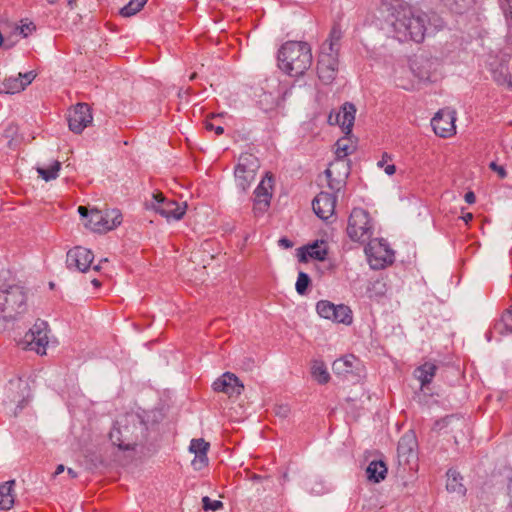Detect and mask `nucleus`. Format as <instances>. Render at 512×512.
I'll use <instances>...</instances> for the list:
<instances>
[{"label":"nucleus","instance_id":"f257e3e1","mask_svg":"<svg viewBox=\"0 0 512 512\" xmlns=\"http://www.w3.org/2000/svg\"><path fill=\"white\" fill-rule=\"evenodd\" d=\"M429 21L426 13L404 6L395 9L387 19L396 39L400 42L412 40L416 43L424 40Z\"/></svg>","mask_w":512,"mask_h":512},{"label":"nucleus","instance_id":"f03ea898","mask_svg":"<svg viewBox=\"0 0 512 512\" xmlns=\"http://www.w3.org/2000/svg\"><path fill=\"white\" fill-rule=\"evenodd\" d=\"M111 442L121 450H133L147 437V425L136 413H128L116 421L109 433Z\"/></svg>","mask_w":512,"mask_h":512},{"label":"nucleus","instance_id":"7ed1b4c3","mask_svg":"<svg viewBox=\"0 0 512 512\" xmlns=\"http://www.w3.org/2000/svg\"><path fill=\"white\" fill-rule=\"evenodd\" d=\"M311 64V48L306 42L288 41L278 51L279 68L292 77L304 75Z\"/></svg>","mask_w":512,"mask_h":512},{"label":"nucleus","instance_id":"20e7f679","mask_svg":"<svg viewBox=\"0 0 512 512\" xmlns=\"http://www.w3.org/2000/svg\"><path fill=\"white\" fill-rule=\"evenodd\" d=\"M27 310V295L17 284H3L0 287V314L4 319H15Z\"/></svg>","mask_w":512,"mask_h":512},{"label":"nucleus","instance_id":"39448f33","mask_svg":"<svg viewBox=\"0 0 512 512\" xmlns=\"http://www.w3.org/2000/svg\"><path fill=\"white\" fill-rule=\"evenodd\" d=\"M260 163L254 155L243 153L238 159V164L234 170L236 186L241 194H245L251 183L255 180L256 172Z\"/></svg>","mask_w":512,"mask_h":512},{"label":"nucleus","instance_id":"423d86ee","mask_svg":"<svg viewBox=\"0 0 512 512\" xmlns=\"http://www.w3.org/2000/svg\"><path fill=\"white\" fill-rule=\"evenodd\" d=\"M372 225L368 212L362 208H354L349 216L347 234L357 242H365L372 236Z\"/></svg>","mask_w":512,"mask_h":512},{"label":"nucleus","instance_id":"0eeeda50","mask_svg":"<svg viewBox=\"0 0 512 512\" xmlns=\"http://www.w3.org/2000/svg\"><path fill=\"white\" fill-rule=\"evenodd\" d=\"M121 222L122 214L118 209H110L105 212L92 209L86 226L95 232H106L116 228Z\"/></svg>","mask_w":512,"mask_h":512},{"label":"nucleus","instance_id":"6e6552de","mask_svg":"<svg viewBox=\"0 0 512 512\" xmlns=\"http://www.w3.org/2000/svg\"><path fill=\"white\" fill-rule=\"evenodd\" d=\"M150 207L161 216L165 217L168 221L180 220L186 211V204L181 206L174 200H168L161 192L153 194Z\"/></svg>","mask_w":512,"mask_h":512},{"label":"nucleus","instance_id":"1a4fd4ad","mask_svg":"<svg viewBox=\"0 0 512 512\" xmlns=\"http://www.w3.org/2000/svg\"><path fill=\"white\" fill-rule=\"evenodd\" d=\"M365 253L371 268L375 270L382 269L394 261L393 251L382 241H371L365 248Z\"/></svg>","mask_w":512,"mask_h":512},{"label":"nucleus","instance_id":"9d476101","mask_svg":"<svg viewBox=\"0 0 512 512\" xmlns=\"http://www.w3.org/2000/svg\"><path fill=\"white\" fill-rule=\"evenodd\" d=\"M319 79L324 84H330L336 77L338 71V53L327 51L326 44L321 46L317 63Z\"/></svg>","mask_w":512,"mask_h":512},{"label":"nucleus","instance_id":"9b49d317","mask_svg":"<svg viewBox=\"0 0 512 512\" xmlns=\"http://www.w3.org/2000/svg\"><path fill=\"white\" fill-rule=\"evenodd\" d=\"M317 313L336 323L350 324L352 322V312L346 305H334L330 301L321 300L316 305Z\"/></svg>","mask_w":512,"mask_h":512},{"label":"nucleus","instance_id":"f8f14e48","mask_svg":"<svg viewBox=\"0 0 512 512\" xmlns=\"http://www.w3.org/2000/svg\"><path fill=\"white\" fill-rule=\"evenodd\" d=\"M47 329L48 324L45 321L37 320L25 335L26 344L40 355L45 354L48 344Z\"/></svg>","mask_w":512,"mask_h":512},{"label":"nucleus","instance_id":"ddd939ff","mask_svg":"<svg viewBox=\"0 0 512 512\" xmlns=\"http://www.w3.org/2000/svg\"><path fill=\"white\" fill-rule=\"evenodd\" d=\"M455 111L441 109L431 120L434 132L440 137H449L455 133Z\"/></svg>","mask_w":512,"mask_h":512},{"label":"nucleus","instance_id":"4468645a","mask_svg":"<svg viewBox=\"0 0 512 512\" xmlns=\"http://www.w3.org/2000/svg\"><path fill=\"white\" fill-rule=\"evenodd\" d=\"M332 370L336 375L352 380L360 377L362 365L355 356L346 355L333 362Z\"/></svg>","mask_w":512,"mask_h":512},{"label":"nucleus","instance_id":"2eb2a0df","mask_svg":"<svg viewBox=\"0 0 512 512\" xmlns=\"http://www.w3.org/2000/svg\"><path fill=\"white\" fill-rule=\"evenodd\" d=\"M92 114L88 104L79 103L68 114L69 129L74 133H81L91 122Z\"/></svg>","mask_w":512,"mask_h":512},{"label":"nucleus","instance_id":"dca6fc26","mask_svg":"<svg viewBox=\"0 0 512 512\" xmlns=\"http://www.w3.org/2000/svg\"><path fill=\"white\" fill-rule=\"evenodd\" d=\"M94 259L92 251L81 246L74 247L67 252L66 263L69 269L85 272Z\"/></svg>","mask_w":512,"mask_h":512},{"label":"nucleus","instance_id":"f3484780","mask_svg":"<svg viewBox=\"0 0 512 512\" xmlns=\"http://www.w3.org/2000/svg\"><path fill=\"white\" fill-rule=\"evenodd\" d=\"M336 196L328 192H320L313 200L312 207L315 214L322 220H327L334 214Z\"/></svg>","mask_w":512,"mask_h":512},{"label":"nucleus","instance_id":"a211bd4d","mask_svg":"<svg viewBox=\"0 0 512 512\" xmlns=\"http://www.w3.org/2000/svg\"><path fill=\"white\" fill-rule=\"evenodd\" d=\"M213 389L217 392H223L229 397H234L241 394L244 389V385L235 374L226 372L214 381Z\"/></svg>","mask_w":512,"mask_h":512},{"label":"nucleus","instance_id":"6ab92c4d","mask_svg":"<svg viewBox=\"0 0 512 512\" xmlns=\"http://www.w3.org/2000/svg\"><path fill=\"white\" fill-rule=\"evenodd\" d=\"M272 182V177H266L262 179L255 189L254 212L256 214L265 212L269 207L272 196Z\"/></svg>","mask_w":512,"mask_h":512},{"label":"nucleus","instance_id":"aec40b11","mask_svg":"<svg viewBox=\"0 0 512 512\" xmlns=\"http://www.w3.org/2000/svg\"><path fill=\"white\" fill-rule=\"evenodd\" d=\"M8 392L10 402L17 404V407L20 409L25 406L27 399L30 397L28 383L22 379L11 380Z\"/></svg>","mask_w":512,"mask_h":512},{"label":"nucleus","instance_id":"412c9836","mask_svg":"<svg viewBox=\"0 0 512 512\" xmlns=\"http://www.w3.org/2000/svg\"><path fill=\"white\" fill-rule=\"evenodd\" d=\"M209 449V443L204 439H193L190 443L189 450L195 454L192 460V465L195 470H200L205 467L208 463L207 451Z\"/></svg>","mask_w":512,"mask_h":512},{"label":"nucleus","instance_id":"4be33fe9","mask_svg":"<svg viewBox=\"0 0 512 512\" xmlns=\"http://www.w3.org/2000/svg\"><path fill=\"white\" fill-rule=\"evenodd\" d=\"M355 113V106L352 103H345L342 110L335 116V123L340 125L346 134L351 132L355 120Z\"/></svg>","mask_w":512,"mask_h":512},{"label":"nucleus","instance_id":"5701e85b","mask_svg":"<svg viewBox=\"0 0 512 512\" xmlns=\"http://www.w3.org/2000/svg\"><path fill=\"white\" fill-rule=\"evenodd\" d=\"M438 370V366L433 362H425L414 370V377L420 381L421 387L424 388L430 384Z\"/></svg>","mask_w":512,"mask_h":512},{"label":"nucleus","instance_id":"b1692460","mask_svg":"<svg viewBox=\"0 0 512 512\" xmlns=\"http://www.w3.org/2000/svg\"><path fill=\"white\" fill-rule=\"evenodd\" d=\"M416 447V438L412 433L404 434L399 442L397 447L398 457L402 459L404 462L409 461V457L413 455L414 448Z\"/></svg>","mask_w":512,"mask_h":512},{"label":"nucleus","instance_id":"393cba45","mask_svg":"<svg viewBox=\"0 0 512 512\" xmlns=\"http://www.w3.org/2000/svg\"><path fill=\"white\" fill-rule=\"evenodd\" d=\"M15 480H9L0 484V509L9 510L15 503Z\"/></svg>","mask_w":512,"mask_h":512},{"label":"nucleus","instance_id":"a878e982","mask_svg":"<svg viewBox=\"0 0 512 512\" xmlns=\"http://www.w3.org/2000/svg\"><path fill=\"white\" fill-rule=\"evenodd\" d=\"M492 76L497 84L512 88V77L507 63H500L492 68Z\"/></svg>","mask_w":512,"mask_h":512},{"label":"nucleus","instance_id":"bb28decb","mask_svg":"<svg viewBox=\"0 0 512 512\" xmlns=\"http://www.w3.org/2000/svg\"><path fill=\"white\" fill-rule=\"evenodd\" d=\"M369 480L379 483L384 480L387 474V467L383 461H372L366 469Z\"/></svg>","mask_w":512,"mask_h":512},{"label":"nucleus","instance_id":"cd10ccee","mask_svg":"<svg viewBox=\"0 0 512 512\" xmlns=\"http://www.w3.org/2000/svg\"><path fill=\"white\" fill-rule=\"evenodd\" d=\"M447 477V490L462 496L465 495L466 488L461 482L462 477L460 474L456 470L449 469L447 472Z\"/></svg>","mask_w":512,"mask_h":512},{"label":"nucleus","instance_id":"c85d7f7f","mask_svg":"<svg viewBox=\"0 0 512 512\" xmlns=\"http://www.w3.org/2000/svg\"><path fill=\"white\" fill-rule=\"evenodd\" d=\"M493 329L500 335L512 333V308L503 312L501 318L494 324Z\"/></svg>","mask_w":512,"mask_h":512},{"label":"nucleus","instance_id":"c756f323","mask_svg":"<svg viewBox=\"0 0 512 512\" xmlns=\"http://www.w3.org/2000/svg\"><path fill=\"white\" fill-rule=\"evenodd\" d=\"M452 12L462 14L471 9L476 0H441Z\"/></svg>","mask_w":512,"mask_h":512},{"label":"nucleus","instance_id":"7c9ffc66","mask_svg":"<svg viewBox=\"0 0 512 512\" xmlns=\"http://www.w3.org/2000/svg\"><path fill=\"white\" fill-rule=\"evenodd\" d=\"M311 374H312V377L319 384H326L330 379L329 372L327 371V368L322 361H317V360L313 361L312 367H311Z\"/></svg>","mask_w":512,"mask_h":512},{"label":"nucleus","instance_id":"2f4dec72","mask_svg":"<svg viewBox=\"0 0 512 512\" xmlns=\"http://www.w3.org/2000/svg\"><path fill=\"white\" fill-rule=\"evenodd\" d=\"M283 99H280L279 96H274L272 93H263L259 99L260 108L265 111H273L281 105Z\"/></svg>","mask_w":512,"mask_h":512},{"label":"nucleus","instance_id":"473e14b6","mask_svg":"<svg viewBox=\"0 0 512 512\" xmlns=\"http://www.w3.org/2000/svg\"><path fill=\"white\" fill-rule=\"evenodd\" d=\"M61 163L59 161H54L49 167H37L36 171L42 179L45 181H51L58 177V172L60 171Z\"/></svg>","mask_w":512,"mask_h":512},{"label":"nucleus","instance_id":"72a5a7b5","mask_svg":"<svg viewBox=\"0 0 512 512\" xmlns=\"http://www.w3.org/2000/svg\"><path fill=\"white\" fill-rule=\"evenodd\" d=\"M24 90V85L22 84V80L20 78H8L3 81L0 86V92H4L7 94H14Z\"/></svg>","mask_w":512,"mask_h":512},{"label":"nucleus","instance_id":"f704fd0d","mask_svg":"<svg viewBox=\"0 0 512 512\" xmlns=\"http://www.w3.org/2000/svg\"><path fill=\"white\" fill-rule=\"evenodd\" d=\"M349 139L347 138H342V139H339L336 143V157H337V162L336 164H340L342 162V160L348 156L349 154L352 153L353 151V147L350 145L349 143Z\"/></svg>","mask_w":512,"mask_h":512},{"label":"nucleus","instance_id":"c9c22d12","mask_svg":"<svg viewBox=\"0 0 512 512\" xmlns=\"http://www.w3.org/2000/svg\"><path fill=\"white\" fill-rule=\"evenodd\" d=\"M342 37V32L338 26H334L330 32L329 40L324 42L326 44V50L338 53L339 51V41Z\"/></svg>","mask_w":512,"mask_h":512},{"label":"nucleus","instance_id":"e433bc0d","mask_svg":"<svg viewBox=\"0 0 512 512\" xmlns=\"http://www.w3.org/2000/svg\"><path fill=\"white\" fill-rule=\"evenodd\" d=\"M148 0H130L127 5H125L120 10V14L123 17H131L138 13Z\"/></svg>","mask_w":512,"mask_h":512},{"label":"nucleus","instance_id":"4c0bfd02","mask_svg":"<svg viewBox=\"0 0 512 512\" xmlns=\"http://www.w3.org/2000/svg\"><path fill=\"white\" fill-rule=\"evenodd\" d=\"M307 254L309 257L315 260L323 261L327 255L325 243L321 241L320 243L315 242L314 244L310 245L307 248Z\"/></svg>","mask_w":512,"mask_h":512},{"label":"nucleus","instance_id":"58836bf2","mask_svg":"<svg viewBox=\"0 0 512 512\" xmlns=\"http://www.w3.org/2000/svg\"><path fill=\"white\" fill-rule=\"evenodd\" d=\"M310 284V277L308 274L304 272H299L298 278L296 281V291L300 295H305L307 292V288Z\"/></svg>","mask_w":512,"mask_h":512},{"label":"nucleus","instance_id":"ea45409f","mask_svg":"<svg viewBox=\"0 0 512 512\" xmlns=\"http://www.w3.org/2000/svg\"><path fill=\"white\" fill-rule=\"evenodd\" d=\"M18 134V127L14 123H9L4 129L3 136L8 139L9 148L15 147V138Z\"/></svg>","mask_w":512,"mask_h":512},{"label":"nucleus","instance_id":"a19ab883","mask_svg":"<svg viewBox=\"0 0 512 512\" xmlns=\"http://www.w3.org/2000/svg\"><path fill=\"white\" fill-rule=\"evenodd\" d=\"M203 509L205 511H215L223 507V503L219 500H211L208 496L202 498Z\"/></svg>","mask_w":512,"mask_h":512},{"label":"nucleus","instance_id":"79ce46f5","mask_svg":"<svg viewBox=\"0 0 512 512\" xmlns=\"http://www.w3.org/2000/svg\"><path fill=\"white\" fill-rule=\"evenodd\" d=\"M454 421H459V419L453 415L447 416L435 423V429L441 430L442 428L452 424Z\"/></svg>","mask_w":512,"mask_h":512},{"label":"nucleus","instance_id":"37998d69","mask_svg":"<svg viewBox=\"0 0 512 512\" xmlns=\"http://www.w3.org/2000/svg\"><path fill=\"white\" fill-rule=\"evenodd\" d=\"M36 77V74L34 71H29L26 73H19L20 80H22V84L24 85V88L29 85Z\"/></svg>","mask_w":512,"mask_h":512},{"label":"nucleus","instance_id":"c03bdc74","mask_svg":"<svg viewBox=\"0 0 512 512\" xmlns=\"http://www.w3.org/2000/svg\"><path fill=\"white\" fill-rule=\"evenodd\" d=\"M35 29V25L32 22L22 23L19 27L20 34L24 37H27L33 30Z\"/></svg>","mask_w":512,"mask_h":512},{"label":"nucleus","instance_id":"a18cd8bd","mask_svg":"<svg viewBox=\"0 0 512 512\" xmlns=\"http://www.w3.org/2000/svg\"><path fill=\"white\" fill-rule=\"evenodd\" d=\"M489 167L495 171L501 179L507 176L506 170L503 166L497 165L495 162H491Z\"/></svg>","mask_w":512,"mask_h":512},{"label":"nucleus","instance_id":"49530a36","mask_svg":"<svg viewBox=\"0 0 512 512\" xmlns=\"http://www.w3.org/2000/svg\"><path fill=\"white\" fill-rule=\"evenodd\" d=\"M205 128L207 130H214L217 135H222L224 133V129L222 126H215L210 120H206Z\"/></svg>","mask_w":512,"mask_h":512},{"label":"nucleus","instance_id":"de8ad7c7","mask_svg":"<svg viewBox=\"0 0 512 512\" xmlns=\"http://www.w3.org/2000/svg\"><path fill=\"white\" fill-rule=\"evenodd\" d=\"M391 161H392V157H391V155H389L388 153H384V154L382 155L381 160H379V161H378L377 166H378V167H380V168H382V167H384L385 165L389 164V162H391Z\"/></svg>","mask_w":512,"mask_h":512},{"label":"nucleus","instance_id":"09e8293b","mask_svg":"<svg viewBox=\"0 0 512 512\" xmlns=\"http://www.w3.org/2000/svg\"><path fill=\"white\" fill-rule=\"evenodd\" d=\"M278 243L281 247L285 249L291 248L293 246L292 241L285 237L279 239Z\"/></svg>","mask_w":512,"mask_h":512},{"label":"nucleus","instance_id":"8fccbe9b","mask_svg":"<svg viewBox=\"0 0 512 512\" xmlns=\"http://www.w3.org/2000/svg\"><path fill=\"white\" fill-rule=\"evenodd\" d=\"M464 198L468 204H473L476 201V196L472 191L467 192L465 194Z\"/></svg>","mask_w":512,"mask_h":512},{"label":"nucleus","instance_id":"3c124183","mask_svg":"<svg viewBox=\"0 0 512 512\" xmlns=\"http://www.w3.org/2000/svg\"><path fill=\"white\" fill-rule=\"evenodd\" d=\"M78 212H79L81 217L88 218V219L90 218V211L88 210L87 207L79 206L78 207Z\"/></svg>","mask_w":512,"mask_h":512},{"label":"nucleus","instance_id":"603ef678","mask_svg":"<svg viewBox=\"0 0 512 512\" xmlns=\"http://www.w3.org/2000/svg\"><path fill=\"white\" fill-rule=\"evenodd\" d=\"M383 168H384L385 173L389 176L393 175L396 171V167L394 164H387Z\"/></svg>","mask_w":512,"mask_h":512},{"label":"nucleus","instance_id":"864d4df0","mask_svg":"<svg viewBox=\"0 0 512 512\" xmlns=\"http://www.w3.org/2000/svg\"><path fill=\"white\" fill-rule=\"evenodd\" d=\"M417 76L420 79H426V78H429V72L428 71H419V72H417Z\"/></svg>","mask_w":512,"mask_h":512},{"label":"nucleus","instance_id":"5fc2aeb1","mask_svg":"<svg viewBox=\"0 0 512 512\" xmlns=\"http://www.w3.org/2000/svg\"><path fill=\"white\" fill-rule=\"evenodd\" d=\"M64 470H65L64 465H62V464L58 465L54 472V476L61 474Z\"/></svg>","mask_w":512,"mask_h":512},{"label":"nucleus","instance_id":"6e6d98bb","mask_svg":"<svg viewBox=\"0 0 512 512\" xmlns=\"http://www.w3.org/2000/svg\"><path fill=\"white\" fill-rule=\"evenodd\" d=\"M472 218H473V215H472L471 213H466V214L462 217V219H463L466 223H468L469 221H471V220H472Z\"/></svg>","mask_w":512,"mask_h":512},{"label":"nucleus","instance_id":"4d7b16f0","mask_svg":"<svg viewBox=\"0 0 512 512\" xmlns=\"http://www.w3.org/2000/svg\"><path fill=\"white\" fill-rule=\"evenodd\" d=\"M68 6L70 9H74L77 7V0H68Z\"/></svg>","mask_w":512,"mask_h":512},{"label":"nucleus","instance_id":"13d9d810","mask_svg":"<svg viewBox=\"0 0 512 512\" xmlns=\"http://www.w3.org/2000/svg\"><path fill=\"white\" fill-rule=\"evenodd\" d=\"M67 472L70 475V477H72V478H76L77 477V473L72 468H68Z\"/></svg>","mask_w":512,"mask_h":512},{"label":"nucleus","instance_id":"bf43d9fd","mask_svg":"<svg viewBox=\"0 0 512 512\" xmlns=\"http://www.w3.org/2000/svg\"><path fill=\"white\" fill-rule=\"evenodd\" d=\"M91 283L95 286V287H100L101 283L98 279L94 278L91 280Z\"/></svg>","mask_w":512,"mask_h":512},{"label":"nucleus","instance_id":"052dcab7","mask_svg":"<svg viewBox=\"0 0 512 512\" xmlns=\"http://www.w3.org/2000/svg\"><path fill=\"white\" fill-rule=\"evenodd\" d=\"M509 494L512 497V478L510 479L509 485H508Z\"/></svg>","mask_w":512,"mask_h":512},{"label":"nucleus","instance_id":"680f3d73","mask_svg":"<svg viewBox=\"0 0 512 512\" xmlns=\"http://www.w3.org/2000/svg\"><path fill=\"white\" fill-rule=\"evenodd\" d=\"M325 174H326L327 178H330L332 175V171L330 169H326Z\"/></svg>","mask_w":512,"mask_h":512},{"label":"nucleus","instance_id":"e2e57ef3","mask_svg":"<svg viewBox=\"0 0 512 512\" xmlns=\"http://www.w3.org/2000/svg\"><path fill=\"white\" fill-rule=\"evenodd\" d=\"M416 65H417V62H416V61H414V62L412 63V66H411L413 71H416V68H415V66H416Z\"/></svg>","mask_w":512,"mask_h":512},{"label":"nucleus","instance_id":"0e129e2a","mask_svg":"<svg viewBox=\"0 0 512 512\" xmlns=\"http://www.w3.org/2000/svg\"><path fill=\"white\" fill-rule=\"evenodd\" d=\"M195 78H196V73L191 74L189 77L190 80H194Z\"/></svg>","mask_w":512,"mask_h":512},{"label":"nucleus","instance_id":"69168bd1","mask_svg":"<svg viewBox=\"0 0 512 512\" xmlns=\"http://www.w3.org/2000/svg\"><path fill=\"white\" fill-rule=\"evenodd\" d=\"M57 1H58V0H47V2H48L49 4H52V5H53V4H55V3H57Z\"/></svg>","mask_w":512,"mask_h":512},{"label":"nucleus","instance_id":"338daca9","mask_svg":"<svg viewBox=\"0 0 512 512\" xmlns=\"http://www.w3.org/2000/svg\"><path fill=\"white\" fill-rule=\"evenodd\" d=\"M506 1L508 3L509 7L512 9V0H506Z\"/></svg>","mask_w":512,"mask_h":512},{"label":"nucleus","instance_id":"774afa93","mask_svg":"<svg viewBox=\"0 0 512 512\" xmlns=\"http://www.w3.org/2000/svg\"><path fill=\"white\" fill-rule=\"evenodd\" d=\"M487 339H488V341H490V340H491V332H488V333H487Z\"/></svg>","mask_w":512,"mask_h":512}]
</instances>
